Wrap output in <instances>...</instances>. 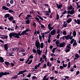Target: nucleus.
<instances>
[{
    "mask_svg": "<svg viewBox=\"0 0 80 80\" xmlns=\"http://www.w3.org/2000/svg\"><path fill=\"white\" fill-rule=\"evenodd\" d=\"M21 32H22V31H20L18 33L15 32H11L9 34V37L10 38H13L12 37H14V38H20L19 36H22V33H21Z\"/></svg>",
    "mask_w": 80,
    "mask_h": 80,
    "instance_id": "1",
    "label": "nucleus"
},
{
    "mask_svg": "<svg viewBox=\"0 0 80 80\" xmlns=\"http://www.w3.org/2000/svg\"><path fill=\"white\" fill-rule=\"evenodd\" d=\"M65 46V42H63L62 43H60L59 45V47L62 48Z\"/></svg>",
    "mask_w": 80,
    "mask_h": 80,
    "instance_id": "2",
    "label": "nucleus"
},
{
    "mask_svg": "<svg viewBox=\"0 0 80 80\" xmlns=\"http://www.w3.org/2000/svg\"><path fill=\"white\" fill-rule=\"evenodd\" d=\"M51 35H56V30L54 29L51 32Z\"/></svg>",
    "mask_w": 80,
    "mask_h": 80,
    "instance_id": "3",
    "label": "nucleus"
},
{
    "mask_svg": "<svg viewBox=\"0 0 80 80\" xmlns=\"http://www.w3.org/2000/svg\"><path fill=\"white\" fill-rule=\"evenodd\" d=\"M28 33H27V32H25V31H22V32L21 33V35L23 36V35H28V36H29V35L28 34Z\"/></svg>",
    "mask_w": 80,
    "mask_h": 80,
    "instance_id": "4",
    "label": "nucleus"
},
{
    "mask_svg": "<svg viewBox=\"0 0 80 80\" xmlns=\"http://www.w3.org/2000/svg\"><path fill=\"white\" fill-rule=\"evenodd\" d=\"M13 53H14V52L12 51H9V55L8 56H13V55H12Z\"/></svg>",
    "mask_w": 80,
    "mask_h": 80,
    "instance_id": "5",
    "label": "nucleus"
},
{
    "mask_svg": "<svg viewBox=\"0 0 80 80\" xmlns=\"http://www.w3.org/2000/svg\"><path fill=\"white\" fill-rule=\"evenodd\" d=\"M8 20H9V21H11V22H12V21L14 20V18L13 17L10 16L9 18H8Z\"/></svg>",
    "mask_w": 80,
    "mask_h": 80,
    "instance_id": "6",
    "label": "nucleus"
},
{
    "mask_svg": "<svg viewBox=\"0 0 80 80\" xmlns=\"http://www.w3.org/2000/svg\"><path fill=\"white\" fill-rule=\"evenodd\" d=\"M27 70H25L24 71H22L19 72V73H20L21 75V74H23V73H25L26 72L27 73L28 72V71H27Z\"/></svg>",
    "mask_w": 80,
    "mask_h": 80,
    "instance_id": "7",
    "label": "nucleus"
},
{
    "mask_svg": "<svg viewBox=\"0 0 80 80\" xmlns=\"http://www.w3.org/2000/svg\"><path fill=\"white\" fill-rule=\"evenodd\" d=\"M10 16V15L8 13H7L4 16V18H9Z\"/></svg>",
    "mask_w": 80,
    "mask_h": 80,
    "instance_id": "8",
    "label": "nucleus"
},
{
    "mask_svg": "<svg viewBox=\"0 0 80 80\" xmlns=\"http://www.w3.org/2000/svg\"><path fill=\"white\" fill-rule=\"evenodd\" d=\"M4 49L6 51H8V44H6L4 45Z\"/></svg>",
    "mask_w": 80,
    "mask_h": 80,
    "instance_id": "9",
    "label": "nucleus"
},
{
    "mask_svg": "<svg viewBox=\"0 0 80 80\" xmlns=\"http://www.w3.org/2000/svg\"><path fill=\"white\" fill-rule=\"evenodd\" d=\"M72 21V19L71 18H69L68 19L67 21V23H70L71 21Z\"/></svg>",
    "mask_w": 80,
    "mask_h": 80,
    "instance_id": "10",
    "label": "nucleus"
},
{
    "mask_svg": "<svg viewBox=\"0 0 80 80\" xmlns=\"http://www.w3.org/2000/svg\"><path fill=\"white\" fill-rule=\"evenodd\" d=\"M45 35H46V33H45V32L41 33V35H42V37L43 38V40H44V38H45Z\"/></svg>",
    "mask_w": 80,
    "mask_h": 80,
    "instance_id": "11",
    "label": "nucleus"
},
{
    "mask_svg": "<svg viewBox=\"0 0 80 80\" xmlns=\"http://www.w3.org/2000/svg\"><path fill=\"white\" fill-rule=\"evenodd\" d=\"M2 8L4 10H9V8H7L6 6H5L2 7Z\"/></svg>",
    "mask_w": 80,
    "mask_h": 80,
    "instance_id": "12",
    "label": "nucleus"
},
{
    "mask_svg": "<svg viewBox=\"0 0 80 80\" xmlns=\"http://www.w3.org/2000/svg\"><path fill=\"white\" fill-rule=\"evenodd\" d=\"M48 11H44V12H45V13H51V10H50V8H48Z\"/></svg>",
    "mask_w": 80,
    "mask_h": 80,
    "instance_id": "13",
    "label": "nucleus"
},
{
    "mask_svg": "<svg viewBox=\"0 0 80 80\" xmlns=\"http://www.w3.org/2000/svg\"><path fill=\"white\" fill-rule=\"evenodd\" d=\"M0 62H1V63L4 62V60L3 59V58L2 57H0Z\"/></svg>",
    "mask_w": 80,
    "mask_h": 80,
    "instance_id": "14",
    "label": "nucleus"
},
{
    "mask_svg": "<svg viewBox=\"0 0 80 80\" xmlns=\"http://www.w3.org/2000/svg\"><path fill=\"white\" fill-rule=\"evenodd\" d=\"M35 20H37L38 22H39V23H40V22H41V21H39L40 20V19H39V18H37V17H36L35 18Z\"/></svg>",
    "mask_w": 80,
    "mask_h": 80,
    "instance_id": "15",
    "label": "nucleus"
},
{
    "mask_svg": "<svg viewBox=\"0 0 80 80\" xmlns=\"http://www.w3.org/2000/svg\"><path fill=\"white\" fill-rule=\"evenodd\" d=\"M62 4H61L60 5V3L59 5L58 6L57 8L58 9H59V8H60V9L61 10V8H62Z\"/></svg>",
    "mask_w": 80,
    "mask_h": 80,
    "instance_id": "16",
    "label": "nucleus"
},
{
    "mask_svg": "<svg viewBox=\"0 0 80 80\" xmlns=\"http://www.w3.org/2000/svg\"><path fill=\"white\" fill-rule=\"evenodd\" d=\"M2 72V74L3 75H9L10 74V73L9 72Z\"/></svg>",
    "mask_w": 80,
    "mask_h": 80,
    "instance_id": "17",
    "label": "nucleus"
},
{
    "mask_svg": "<svg viewBox=\"0 0 80 80\" xmlns=\"http://www.w3.org/2000/svg\"><path fill=\"white\" fill-rule=\"evenodd\" d=\"M73 35L74 37H76V35H77V33L76 32V31H74L73 32Z\"/></svg>",
    "mask_w": 80,
    "mask_h": 80,
    "instance_id": "18",
    "label": "nucleus"
},
{
    "mask_svg": "<svg viewBox=\"0 0 80 80\" xmlns=\"http://www.w3.org/2000/svg\"><path fill=\"white\" fill-rule=\"evenodd\" d=\"M72 8H73V6L72 5H71L70 7L69 6L68 8V9L69 10H72Z\"/></svg>",
    "mask_w": 80,
    "mask_h": 80,
    "instance_id": "19",
    "label": "nucleus"
},
{
    "mask_svg": "<svg viewBox=\"0 0 80 80\" xmlns=\"http://www.w3.org/2000/svg\"><path fill=\"white\" fill-rule=\"evenodd\" d=\"M2 37H3L2 39H7L8 38V36L7 35H4L2 36Z\"/></svg>",
    "mask_w": 80,
    "mask_h": 80,
    "instance_id": "20",
    "label": "nucleus"
},
{
    "mask_svg": "<svg viewBox=\"0 0 80 80\" xmlns=\"http://www.w3.org/2000/svg\"><path fill=\"white\" fill-rule=\"evenodd\" d=\"M38 42V41L37 40L35 42L36 47H37V50H38V44L37 43Z\"/></svg>",
    "mask_w": 80,
    "mask_h": 80,
    "instance_id": "21",
    "label": "nucleus"
},
{
    "mask_svg": "<svg viewBox=\"0 0 80 80\" xmlns=\"http://www.w3.org/2000/svg\"><path fill=\"white\" fill-rule=\"evenodd\" d=\"M37 17L39 18V19H40L42 21H43V19L42 18V17H40V16H39V15H37Z\"/></svg>",
    "mask_w": 80,
    "mask_h": 80,
    "instance_id": "22",
    "label": "nucleus"
},
{
    "mask_svg": "<svg viewBox=\"0 0 80 80\" xmlns=\"http://www.w3.org/2000/svg\"><path fill=\"white\" fill-rule=\"evenodd\" d=\"M38 48L39 50H40V42L38 41Z\"/></svg>",
    "mask_w": 80,
    "mask_h": 80,
    "instance_id": "23",
    "label": "nucleus"
},
{
    "mask_svg": "<svg viewBox=\"0 0 80 80\" xmlns=\"http://www.w3.org/2000/svg\"><path fill=\"white\" fill-rule=\"evenodd\" d=\"M4 63L6 65H7V66H8V65H10V63L7 61L5 62Z\"/></svg>",
    "mask_w": 80,
    "mask_h": 80,
    "instance_id": "24",
    "label": "nucleus"
},
{
    "mask_svg": "<svg viewBox=\"0 0 80 80\" xmlns=\"http://www.w3.org/2000/svg\"><path fill=\"white\" fill-rule=\"evenodd\" d=\"M75 57L78 59L80 57V56L78 55V54L77 53L75 55Z\"/></svg>",
    "mask_w": 80,
    "mask_h": 80,
    "instance_id": "25",
    "label": "nucleus"
},
{
    "mask_svg": "<svg viewBox=\"0 0 80 80\" xmlns=\"http://www.w3.org/2000/svg\"><path fill=\"white\" fill-rule=\"evenodd\" d=\"M75 13V10H72L71 11V13H70V15H73Z\"/></svg>",
    "mask_w": 80,
    "mask_h": 80,
    "instance_id": "26",
    "label": "nucleus"
},
{
    "mask_svg": "<svg viewBox=\"0 0 80 80\" xmlns=\"http://www.w3.org/2000/svg\"><path fill=\"white\" fill-rule=\"evenodd\" d=\"M44 45V44H43V43L41 42V45H40V48H43V45Z\"/></svg>",
    "mask_w": 80,
    "mask_h": 80,
    "instance_id": "27",
    "label": "nucleus"
},
{
    "mask_svg": "<svg viewBox=\"0 0 80 80\" xmlns=\"http://www.w3.org/2000/svg\"><path fill=\"white\" fill-rule=\"evenodd\" d=\"M70 51V49H68V48H67L65 50V52H66V53H68V52H69Z\"/></svg>",
    "mask_w": 80,
    "mask_h": 80,
    "instance_id": "28",
    "label": "nucleus"
},
{
    "mask_svg": "<svg viewBox=\"0 0 80 80\" xmlns=\"http://www.w3.org/2000/svg\"><path fill=\"white\" fill-rule=\"evenodd\" d=\"M74 40H75V39H72L71 40V42H69L71 44H72L73 42H74Z\"/></svg>",
    "mask_w": 80,
    "mask_h": 80,
    "instance_id": "29",
    "label": "nucleus"
},
{
    "mask_svg": "<svg viewBox=\"0 0 80 80\" xmlns=\"http://www.w3.org/2000/svg\"><path fill=\"white\" fill-rule=\"evenodd\" d=\"M53 28H54V26H53L52 27H51L48 28V29L49 30V31H51L52 30H53Z\"/></svg>",
    "mask_w": 80,
    "mask_h": 80,
    "instance_id": "30",
    "label": "nucleus"
},
{
    "mask_svg": "<svg viewBox=\"0 0 80 80\" xmlns=\"http://www.w3.org/2000/svg\"><path fill=\"white\" fill-rule=\"evenodd\" d=\"M40 49H38L37 50V53L39 55H40Z\"/></svg>",
    "mask_w": 80,
    "mask_h": 80,
    "instance_id": "31",
    "label": "nucleus"
},
{
    "mask_svg": "<svg viewBox=\"0 0 80 80\" xmlns=\"http://www.w3.org/2000/svg\"><path fill=\"white\" fill-rule=\"evenodd\" d=\"M26 23L27 24H29L30 23V19H28L26 21Z\"/></svg>",
    "mask_w": 80,
    "mask_h": 80,
    "instance_id": "32",
    "label": "nucleus"
},
{
    "mask_svg": "<svg viewBox=\"0 0 80 80\" xmlns=\"http://www.w3.org/2000/svg\"><path fill=\"white\" fill-rule=\"evenodd\" d=\"M62 34L64 35H67V32L65 31H63Z\"/></svg>",
    "mask_w": 80,
    "mask_h": 80,
    "instance_id": "33",
    "label": "nucleus"
},
{
    "mask_svg": "<svg viewBox=\"0 0 80 80\" xmlns=\"http://www.w3.org/2000/svg\"><path fill=\"white\" fill-rule=\"evenodd\" d=\"M66 48H68L70 50V49H71V47L68 45H67L65 49H66Z\"/></svg>",
    "mask_w": 80,
    "mask_h": 80,
    "instance_id": "34",
    "label": "nucleus"
},
{
    "mask_svg": "<svg viewBox=\"0 0 80 80\" xmlns=\"http://www.w3.org/2000/svg\"><path fill=\"white\" fill-rule=\"evenodd\" d=\"M59 18H59V15H58V14L57 15L56 20H59Z\"/></svg>",
    "mask_w": 80,
    "mask_h": 80,
    "instance_id": "35",
    "label": "nucleus"
},
{
    "mask_svg": "<svg viewBox=\"0 0 80 80\" xmlns=\"http://www.w3.org/2000/svg\"><path fill=\"white\" fill-rule=\"evenodd\" d=\"M70 65H71V63L70 62H69L68 63V68H70Z\"/></svg>",
    "mask_w": 80,
    "mask_h": 80,
    "instance_id": "36",
    "label": "nucleus"
},
{
    "mask_svg": "<svg viewBox=\"0 0 80 80\" xmlns=\"http://www.w3.org/2000/svg\"><path fill=\"white\" fill-rule=\"evenodd\" d=\"M57 49V48H53L52 50V52L53 53H55V50Z\"/></svg>",
    "mask_w": 80,
    "mask_h": 80,
    "instance_id": "37",
    "label": "nucleus"
},
{
    "mask_svg": "<svg viewBox=\"0 0 80 80\" xmlns=\"http://www.w3.org/2000/svg\"><path fill=\"white\" fill-rule=\"evenodd\" d=\"M3 76V73L2 72H0V78H1V77H2Z\"/></svg>",
    "mask_w": 80,
    "mask_h": 80,
    "instance_id": "38",
    "label": "nucleus"
},
{
    "mask_svg": "<svg viewBox=\"0 0 80 80\" xmlns=\"http://www.w3.org/2000/svg\"><path fill=\"white\" fill-rule=\"evenodd\" d=\"M33 54H32L31 55H30L29 58L31 59H32V58H33Z\"/></svg>",
    "mask_w": 80,
    "mask_h": 80,
    "instance_id": "39",
    "label": "nucleus"
},
{
    "mask_svg": "<svg viewBox=\"0 0 80 80\" xmlns=\"http://www.w3.org/2000/svg\"><path fill=\"white\" fill-rule=\"evenodd\" d=\"M48 43H50V41H51V40H50V38H51L50 37H48Z\"/></svg>",
    "mask_w": 80,
    "mask_h": 80,
    "instance_id": "40",
    "label": "nucleus"
},
{
    "mask_svg": "<svg viewBox=\"0 0 80 80\" xmlns=\"http://www.w3.org/2000/svg\"><path fill=\"white\" fill-rule=\"evenodd\" d=\"M47 68V65L45 63L44 65H43V68Z\"/></svg>",
    "mask_w": 80,
    "mask_h": 80,
    "instance_id": "41",
    "label": "nucleus"
},
{
    "mask_svg": "<svg viewBox=\"0 0 80 80\" xmlns=\"http://www.w3.org/2000/svg\"><path fill=\"white\" fill-rule=\"evenodd\" d=\"M24 31L25 32H29V31H31V30L27 29Z\"/></svg>",
    "mask_w": 80,
    "mask_h": 80,
    "instance_id": "42",
    "label": "nucleus"
},
{
    "mask_svg": "<svg viewBox=\"0 0 80 80\" xmlns=\"http://www.w3.org/2000/svg\"><path fill=\"white\" fill-rule=\"evenodd\" d=\"M77 43H76L73 42V43L72 44V46L73 47H74V46H77Z\"/></svg>",
    "mask_w": 80,
    "mask_h": 80,
    "instance_id": "43",
    "label": "nucleus"
},
{
    "mask_svg": "<svg viewBox=\"0 0 80 80\" xmlns=\"http://www.w3.org/2000/svg\"><path fill=\"white\" fill-rule=\"evenodd\" d=\"M67 25H68V24H67V23H66L65 24H63V27H67Z\"/></svg>",
    "mask_w": 80,
    "mask_h": 80,
    "instance_id": "44",
    "label": "nucleus"
},
{
    "mask_svg": "<svg viewBox=\"0 0 80 80\" xmlns=\"http://www.w3.org/2000/svg\"><path fill=\"white\" fill-rule=\"evenodd\" d=\"M55 43L56 45H57L58 44H59L60 43V42H59V41L58 40H57L56 42Z\"/></svg>",
    "mask_w": 80,
    "mask_h": 80,
    "instance_id": "45",
    "label": "nucleus"
},
{
    "mask_svg": "<svg viewBox=\"0 0 80 80\" xmlns=\"http://www.w3.org/2000/svg\"><path fill=\"white\" fill-rule=\"evenodd\" d=\"M19 61L20 62H23V61H24V59L23 58H20L19 59Z\"/></svg>",
    "mask_w": 80,
    "mask_h": 80,
    "instance_id": "46",
    "label": "nucleus"
},
{
    "mask_svg": "<svg viewBox=\"0 0 80 80\" xmlns=\"http://www.w3.org/2000/svg\"><path fill=\"white\" fill-rule=\"evenodd\" d=\"M8 12H9L10 13H12V12H13V13H14V11L12 10H9Z\"/></svg>",
    "mask_w": 80,
    "mask_h": 80,
    "instance_id": "47",
    "label": "nucleus"
},
{
    "mask_svg": "<svg viewBox=\"0 0 80 80\" xmlns=\"http://www.w3.org/2000/svg\"><path fill=\"white\" fill-rule=\"evenodd\" d=\"M32 78V79H37V78L35 76H33Z\"/></svg>",
    "mask_w": 80,
    "mask_h": 80,
    "instance_id": "48",
    "label": "nucleus"
},
{
    "mask_svg": "<svg viewBox=\"0 0 80 80\" xmlns=\"http://www.w3.org/2000/svg\"><path fill=\"white\" fill-rule=\"evenodd\" d=\"M42 58H44V59H45L46 58H47V57L46 56H45V54H43L42 55Z\"/></svg>",
    "mask_w": 80,
    "mask_h": 80,
    "instance_id": "49",
    "label": "nucleus"
},
{
    "mask_svg": "<svg viewBox=\"0 0 80 80\" xmlns=\"http://www.w3.org/2000/svg\"><path fill=\"white\" fill-rule=\"evenodd\" d=\"M33 52L34 53H37V50H36V49H33Z\"/></svg>",
    "mask_w": 80,
    "mask_h": 80,
    "instance_id": "50",
    "label": "nucleus"
},
{
    "mask_svg": "<svg viewBox=\"0 0 80 80\" xmlns=\"http://www.w3.org/2000/svg\"><path fill=\"white\" fill-rule=\"evenodd\" d=\"M27 17H28L29 18H30V17H32V16L30 14L27 15Z\"/></svg>",
    "mask_w": 80,
    "mask_h": 80,
    "instance_id": "51",
    "label": "nucleus"
},
{
    "mask_svg": "<svg viewBox=\"0 0 80 80\" xmlns=\"http://www.w3.org/2000/svg\"><path fill=\"white\" fill-rule=\"evenodd\" d=\"M67 12L66 10H65L64 11V12L62 13V15H64L65 13H66V14H67Z\"/></svg>",
    "mask_w": 80,
    "mask_h": 80,
    "instance_id": "52",
    "label": "nucleus"
},
{
    "mask_svg": "<svg viewBox=\"0 0 80 80\" xmlns=\"http://www.w3.org/2000/svg\"><path fill=\"white\" fill-rule=\"evenodd\" d=\"M33 24H32V25L33 26H34L35 27H36V23H35L34 22H33Z\"/></svg>",
    "mask_w": 80,
    "mask_h": 80,
    "instance_id": "53",
    "label": "nucleus"
},
{
    "mask_svg": "<svg viewBox=\"0 0 80 80\" xmlns=\"http://www.w3.org/2000/svg\"><path fill=\"white\" fill-rule=\"evenodd\" d=\"M62 66L63 67L65 68V67H67V64H64V63H63L62 64Z\"/></svg>",
    "mask_w": 80,
    "mask_h": 80,
    "instance_id": "54",
    "label": "nucleus"
},
{
    "mask_svg": "<svg viewBox=\"0 0 80 80\" xmlns=\"http://www.w3.org/2000/svg\"><path fill=\"white\" fill-rule=\"evenodd\" d=\"M32 60H31L28 63V65H30V64H31L32 63Z\"/></svg>",
    "mask_w": 80,
    "mask_h": 80,
    "instance_id": "55",
    "label": "nucleus"
},
{
    "mask_svg": "<svg viewBox=\"0 0 80 80\" xmlns=\"http://www.w3.org/2000/svg\"><path fill=\"white\" fill-rule=\"evenodd\" d=\"M31 74V73H29V74L27 76V77H28V78H30V77H31V75H30Z\"/></svg>",
    "mask_w": 80,
    "mask_h": 80,
    "instance_id": "56",
    "label": "nucleus"
},
{
    "mask_svg": "<svg viewBox=\"0 0 80 80\" xmlns=\"http://www.w3.org/2000/svg\"><path fill=\"white\" fill-rule=\"evenodd\" d=\"M57 38H58V39L60 38V34H59L56 37Z\"/></svg>",
    "mask_w": 80,
    "mask_h": 80,
    "instance_id": "57",
    "label": "nucleus"
},
{
    "mask_svg": "<svg viewBox=\"0 0 80 80\" xmlns=\"http://www.w3.org/2000/svg\"><path fill=\"white\" fill-rule=\"evenodd\" d=\"M51 57H53V56L55 57V54L52 53L51 54Z\"/></svg>",
    "mask_w": 80,
    "mask_h": 80,
    "instance_id": "58",
    "label": "nucleus"
},
{
    "mask_svg": "<svg viewBox=\"0 0 80 80\" xmlns=\"http://www.w3.org/2000/svg\"><path fill=\"white\" fill-rule=\"evenodd\" d=\"M79 73H80V71H78L76 72V75H78V74H79Z\"/></svg>",
    "mask_w": 80,
    "mask_h": 80,
    "instance_id": "59",
    "label": "nucleus"
},
{
    "mask_svg": "<svg viewBox=\"0 0 80 80\" xmlns=\"http://www.w3.org/2000/svg\"><path fill=\"white\" fill-rule=\"evenodd\" d=\"M59 68H60V69H62L63 68H64V67H63V66H60L59 67Z\"/></svg>",
    "mask_w": 80,
    "mask_h": 80,
    "instance_id": "60",
    "label": "nucleus"
},
{
    "mask_svg": "<svg viewBox=\"0 0 80 80\" xmlns=\"http://www.w3.org/2000/svg\"><path fill=\"white\" fill-rule=\"evenodd\" d=\"M25 50L24 49H22V50H21V52H25Z\"/></svg>",
    "mask_w": 80,
    "mask_h": 80,
    "instance_id": "61",
    "label": "nucleus"
},
{
    "mask_svg": "<svg viewBox=\"0 0 80 80\" xmlns=\"http://www.w3.org/2000/svg\"><path fill=\"white\" fill-rule=\"evenodd\" d=\"M13 0H11L10 1V3L11 4H13Z\"/></svg>",
    "mask_w": 80,
    "mask_h": 80,
    "instance_id": "62",
    "label": "nucleus"
},
{
    "mask_svg": "<svg viewBox=\"0 0 80 80\" xmlns=\"http://www.w3.org/2000/svg\"><path fill=\"white\" fill-rule=\"evenodd\" d=\"M39 40H42V36H41V35H39Z\"/></svg>",
    "mask_w": 80,
    "mask_h": 80,
    "instance_id": "63",
    "label": "nucleus"
},
{
    "mask_svg": "<svg viewBox=\"0 0 80 80\" xmlns=\"http://www.w3.org/2000/svg\"><path fill=\"white\" fill-rule=\"evenodd\" d=\"M50 79H51V80H53L54 79V77H50Z\"/></svg>",
    "mask_w": 80,
    "mask_h": 80,
    "instance_id": "64",
    "label": "nucleus"
}]
</instances>
